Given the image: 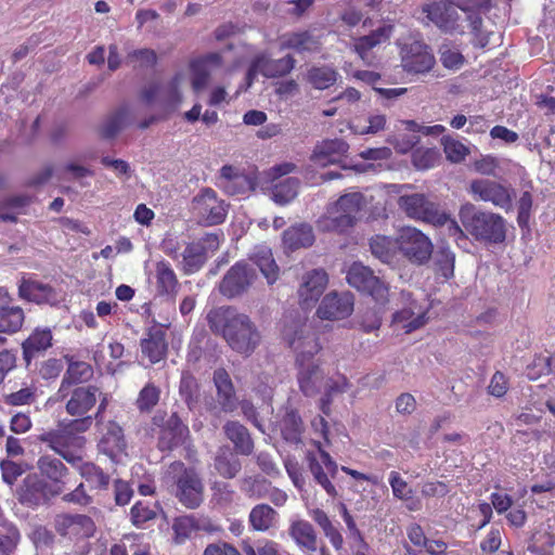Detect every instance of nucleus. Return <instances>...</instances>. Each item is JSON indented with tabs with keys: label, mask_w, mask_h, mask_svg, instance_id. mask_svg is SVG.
<instances>
[{
	"label": "nucleus",
	"mask_w": 555,
	"mask_h": 555,
	"mask_svg": "<svg viewBox=\"0 0 555 555\" xmlns=\"http://www.w3.org/2000/svg\"><path fill=\"white\" fill-rule=\"evenodd\" d=\"M271 482L260 476L246 477L243 479L242 490L253 499L266 498L270 490Z\"/></svg>",
	"instance_id": "obj_60"
},
{
	"label": "nucleus",
	"mask_w": 555,
	"mask_h": 555,
	"mask_svg": "<svg viewBox=\"0 0 555 555\" xmlns=\"http://www.w3.org/2000/svg\"><path fill=\"white\" fill-rule=\"evenodd\" d=\"M49 487L36 474L27 475L17 489L20 503L27 506H37L46 499Z\"/></svg>",
	"instance_id": "obj_29"
},
{
	"label": "nucleus",
	"mask_w": 555,
	"mask_h": 555,
	"mask_svg": "<svg viewBox=\"0 0 555 555\" xmlns=\"http://www.w3.org/2000/svg\"><path fill=\"white\" fill-rule=\"evenodd\" d=\"M127 448L124 430L115 421H109L99 442V449L109 457L122 453Z\"/></svg>",
	"instance_id": "obj_33"
},
{
	"label": "nucleus",
	"mask_w": 555,
	"mask_h": 555,
	"mask_svg": "<svg viewBox=\"0 0 555 555\" xmlns=\"http://www.w3.org/2000/svg\"><path fill=\"white\" fill-rule=\"evenodd\" d=\"M397 236L376 234L370 238V249L372 255L383 263L390 264L396 260L399 254Z\"/></svg>",
	"instance_id": "obj_42"
},
{
	"label": "nucleus",
	"mask_w": 555,
	"mask_h": 555,
	"mask_svg": "<svg viewBox=\"0 0 555 555\" xmlns=\"http://www.w3.org/2000/svg\"><path fill=\"white\" fill-rule=\"evenodd\" d=\"M249 260L259 268L269 284H273L278 278L280 269L273 258L272 251L266 246L257 247L250 255Z\"/></svg>",
	"instance_id": "obj_43"
},
{
	"label": "nucleus",
	"mask_w": 555,
	"mask_h": 555,
	"mask_svg": "<svg viewBox=\"0 0 555 555\" xmlns=\"http://www.w3.org/2000/svg\"><path fill=\"white\" fill-rule=\"evenodd\" d=\"M300 181L297 178H286L273 186V198L279 204L292 202L298 194Z\"/></svg>",
	"instance_id": "obj_57"
},
{
	"label": "nucleus",
	"mask_w": 555,
	"mask_h": 555,
	"mask_svg": "<svg viewBox=\"0 0 555 555\" xmlns=\"http://www.w3.org/2000/svg\"><path fill=\"white\" fill-rule=\"evenodd\" d=\"M392 31V25H384L371 31L366 36H361L354 39V52L360 56L361 60L365 61L367 53L376 46L388 41L391 37Z\"/></svg>",
	"instance_id": "obj_38"
},
{
	"label": "nucleus",
	"mask_w": 555,
	"mask_h": 555,
	"mask_svg": "<svg viewBox=\"0 0 555 555\" xmlns=\"http://www.w3.org/2000/svg\"><path fill=\"white\" fill-rule=\"evenodd\" d=\"M212 500L220 507H229L233 504L236 493L230 483L216 481L211 486Z\"/></svg>",
	"instance_id": "obj_62"
},
{
	"label": "nucleus",
	"mask_w": 555,
	"mask_h": 555,
	"mask_svg": "<svg viewBox=\"0 0 555 555\" xmlns=\"http://www.w3.org/2000/svg\"><path fill=\"white\" fill-rule=\"evenodd\" d=\"M129 115L128 107L121 106L107 117L100 129V134L104 139H113L124 128L126 119Z\"/></svg>",
	"instance_id": "obj_55"
},
{
	"label": "nucleus",
	"mask_w": 555,
	"mask_h": 555,
	"mask_svg": "<svg viewBox=\"0 0 555 555\" xmlns=\"http://www.w3.org/2000/svg\"><path fill=\"white\" fill-rule=\"evenodd\" d=\"M348 284L362 294H366L378 305L386 306L389 301L388 284L375 275L374 271L363 263L353 262L346 274Z\"/></svg>",
	"instance_id": "obj_7"
},
{
	"label": "nucleus",
	"mask_w": 555,
	"mask_h": 555,
	"mask_svg": "<svg viewBox=\"0 0 555 555\" xmlns=\"http://www.w3.org/2000/svg\"><path fill=\"white\" fill-rule=\"evenodd\" d=\"M179 393L190 410L199 401L201 387L196 377L190 371H183L181 374Z\"/></svg>",
	"instance_id": "obj_51"
},
{
	"label": "nucleus",
	"mask_w": 555,
	"mask_h": 555,
	"mask_svg": "<svg viewBox=\"0 0 555 555\" xmlns=\"http://www.w3.org/2000/svg\"><path fill=\"white\" fill-rule=\"evenodd\" d=\"M279 427L286 442L298 444L302 440L305 431L304 421L298 410L292 405L283 408V414L279 421Z\"/></svg>",
	"instance_id": "obj_27"
},
{
	"label": "nucleus",
	"mask_w": 555,
	"mask_h": 555,
	"mask_svg": "<svg viewBox=\"0 0 555 555\" xmlns=\"http://www.w3.org/2000/svg\"><path fill=\"white\" fill-rule=\"evenodd\" d=\"M337 77V70L326 65L312 66L307 72V81L318 90H325L334 86Z\"/></svg>",
	"instance_id": "obj_49"
},
{
	"label": "nucleus",
	"mask_w": 555,
	"mask_h": 555,
	"mask_svg": "<svg viewBox=\"0 0 555 555\" xmlns=\"http://www.w3.org/2000/svg\"><path fill=\"white\" fill-rule=\"evenodd\" d=\"M141 352L151 364H156L166 359L168 353V341L166 331L154 325L150 327L140 340Z\"/></svg>",
	"instance_id": "obj_23"
},
{
	"label": "nucleus",
	"mask_w": 555,
	"mask_h": 555,
	"mask_svg": "<svg viewBox=\"0 0 555 555\" xmlns=\"http://www.w3.org/2000/svg\"><path fill=\"white\" fill-rule=\"evenodd\" d=\"M288 535L301 553L313 555L319 552L321 555V545L324 542L319 538L314 527L308 520L298 519L292 521L288 527Z\"/></svg>",
	"instance_id": "obj_21"
},
{
	"label": "nucleus",
	"mask_w": 555,
	"mask_h": 555,
	"mask_svg": "<svg viewBox=\"0 0 555 555\" xmlns=\"http://www.w3.org/2000/svg\"><path fill=\"white\" fill-rule=\"evenodd\" d=\"M282 337L296 353V363L320 362L314 359L322 349L319 336L306 322L284 321Z\"/></svg>",
	"instance_id": "obj_4"
},
{
	"label": "nucleus",
	"mask_w": 555,
	"mask_h": 555,
	"mask_svg": "<svg viewBox=\"0 0 555 555\" xmlns=\"http://www.w3.org/2000/svg\"><path fill=\"white\" fill-rule=\"evenodd\" d=\"M160 395V388L153 382H149L139 391L134 404L141 413H150L158 404Z\"/></svg>",
	"instance_id": "obj_54"
},
{
	"label": "nucleus",
	"mask_w": 555,
	"mask_h": 555,
	"mask_svg": "<svg viewBox=\"0 0 555 555\" xmlns=\"http://www.w3.org/2000/svg\"><path fill=\"white\" fill-rule=\"evenodd\" d=\"M298 373L297 382L300 391L306 397H313L320 391L323 380V372L320 362H309L306 364L296 363Z\"/></svg>",
	"instance_id": "obj_28"
},
{
	"label": "nucleus",
	"mask_w": 555,
	"mask_h": 555,
	"mask_svg": "<svg viewBox=\"0 0 555 555\" xmlns=\"http://www.w3.org/2000/svg\"><path fill=\"white\" fill-rule=\"evenodd\" d=\"M224 435L234 444V450L241 455L254 452V441L248 429L236 421H228L223 426Z\"/></svg>",
	"instance_id": "obj_34"
},
{
	"label": "nucleus",
	"mask_w": 555,
	"mask_h": 555,
	"mask_svg": "<svg viewBox=\"0 0 555 555\" xmlns=\"http://www.w3.org/2000/svg\"><path fill=\"white\" fill-rule=\"evenodd\" d=\"M207 322L215 335L221 336L232 350L241 354H251L260 343L261 336L255 323L233 307L211 309Z\"/></svg>",
	"instance_id": "obj_1"
},
{
	"label": "nucleus",
	"mask_w": 555,
	"mask_h": 555,
	"mask_svg": "<svg viewBox=\"0 0 555 555\" xmlns=\"http://www.w3.org/2000/svg\"><path fill=\"white\" fill-rule=\"evenodd\" d=\"M423 11L427 17L441 30L447 33H463L460 15L455 3L450 0H440L427 4Z\"/></svg>",
	"instance_id": "obj_16"
},
{
	"label": "nucleus",
	"mask_w": 555,
	"mask_h": 555,
	"mask_svg": "<svg viewBox=\"0 0 555 555\" xmlns=\"http://www.w3.org/2000/svg\"><path fill=\"white\" fill-rule=\"evenodd\" d=\"M399 254L413 266L426 264L434 254L431 240L415 227H403L397 233Z\"/></svg>",
	"instance_id": "obj_6"
},
{
	"label": "nucleus",
	"mask_w": 555,
	"mask_h": 555,
	"mask_svg": "<svg viewBox=\"0 0 555 555\" xmlns=\"http://www.w3.org/2000/svg\"><path fill=\"white\" fill-rule=\"evenodd\" d=\"M313 449H308L305 452V462L308 470L313 477V480L319 485L326 494L335 499L338 496V491L332 482L338 473V464L334 461L331 454L324 449L320 440H311Z\"/></svg>",
	"instance_id": "obj_5"
},
{
	"label": "nucleus",
	"mask_w": 555,
	"mask_h": 555,
	"mask_svg": "<svg viewBox=\"0 0 555 555\" xmlns=\"http://www.w3.org/2000/svg\"><path fill=\"white\" fill-rule=\"evenodd\" d=\"M340 516L347 527L346 540L348 550H346V553L349 555H362L367 553L370 546L358 528L354 517L345 504L340 505Z\"/></svg>",
	"instance_id": "obj_31"
},
{
	"label": "nucleus",
	"mask_w": 555,
	"mask_h": 555,
	"mask_svg": "<svg viewBox=\"0 0 555 555\" xmlns=\"http://www.w3.org/2000/svg\"><path fill=\"white\" fill-rule=\"evenodd\" d=\"M455 256L449 247H439L435 254L434 263L436 271L443 278L450 279L454 273Z\"/></svg>",
	"instance_id": "obj_59"
},
{
	"label": "nucleus",
	"mask_w": 555,
	"mask_h": 555,
	"mask_svg": "<svg viewBox=\"0 0 555 555\" xmlns=\"http://www.w3.org/2000/svg\"><path fill=\"white\" fill-rule=\"evenodd\" d=\"M160 505L158 502L140 500L130 508V520L137 528H143L149 521L156 519Z\"/></svg>",
	"instance_id": "obj_47"
},
{
	"label": "nucleus",
	"mask_w": 555,
	"mask_h": 555,
	"mask_svg": "<svg viewBox=\"0 0 555 555\" xmlns=\"http://www.w3.org/2000/svg\"><path fill=\"white\" fill-rule=\"evenodd\" d=\"M20 296L36 304L49 302L55 298V291L49 284L23 280L18 287Z\"/></svg>",
	"instance_id": "obj_40"
},
{
	"label": "nucleus",
	"mask_w": 555,
	"mask_h": 555,
	"mask_svg": "<svg viewBox=\"0 0 555 555\" xmlns=\"http://www.w3.org/2000/svg\"><path fill=\"white\" fill-rule=\"evenodd\" d=\"M214 384L221 410L225 413L233 412L237 408V400L234 385L225 369L219 367L214 372Z\"/></svg>",
	"instance_id": "obj_30"
},
{
	"label": "nucleus",
	"mask_w": 555,
	"mask_h": 555,
	"mask_svg": "<svg viewBox=\"0 0 555 555\" xmlns=\"http://www.w3.org/2000/svg\"><path fill=\"white\" fill-rule=\"evenodd\" d=\"M214 467L221 477L232 479L241 472L242 463L229 447H222L214 459Z\"/></svg>",
	"instance_id": "obj_44"
},
{
	"label": "nucleus",
	"mask_w": 555,
	"mask_h": 555,
	"mask_svg": "<svg viewBox=\"0 0 555 555\" xmlns=\"http://www.w3.org/2000/svg\"><path fill=\"white\" fill-rule=\"evenodd\" d=\"M223 57L219 52H210L190 61L192 88L195 92L203 90L209 82L210 72L222 67Z\"/></svg>",
	"instance_id": "obj_22"
},
{
	"label": "nucleus",
	"mask_w": 555,
	"mask_h": 555,
	"mask_svg": "<svg viewBox=\"0 0 555 555\" xmlns=\"http://www.w3.org/2000/svg\"><path fill=\"white\" fill-rule=\"evenodd\" d=\"M398 205L409 218L435 227H442L449 220V214L441 209L439 204L429 201L424 194L402 195L398 199Z\"/></svg>",
	"instance_id": "obj_8"
},
{
	"label": "nucleus",
	"mask_w": 555,
	"mask_h": 555,
	"mask_svg": "<svg viewBox=\"0 0 555 555\" xmlns=\"http://www.w3.org/2000/svg\"><path fill=\"white\" fill-rule=\"evenodd\" d=\"M400 55L402 68L410 74H426L436 64L430 48L421 40L403 44Z\"/></svg>",
	"instance_id": "obj_15"
},
{
	"label": "nucleus",
	"mask_w": 555,
	"mask_h": 555,
	"mask_svg": "<svg viewBox=\"0 0 555 555\" xmlns=\"http://www.w3.org/2000/svg\"><path fill=\"white\" fill-rule=\"evenodd\" d=\"M199 524L195 516L183 515L176 517L172 522L173 539L178 544L184 543L193 532L199 530Z\"/></svg>",
	"instance_id": "obj_53"
},
{
	"label": "nucleus",
	"mask_w": 555,
	"mask_h": 555,
	"mask_svg": "<svg viewBox=\"0 0 555 555\" xmlns=\"http://www.w3.org/2000/svg\"><path fill=\"white\" fill-rule=\"evenodd\" d=\"M280 49L293 50L298 54H314L321 52L322 41L307 29L289 31L280 37Z\"/></svg>",
	"instance_id": "obj_25"
},
{
	"label": "nucleus",
	"mask_w": 555,
	"mask_h": 555,
	"mask_svg": "<svg viewBox=\"0 0 555 555\" xmlns=\"http://www.w3.org/2000/svg\"><path fill=\"white\" fill-rule=\"evenodd\" d=\"M21 539V532L16 525L0 528V555H15Z\"/></svg>",
	"instance_id": "obj_58"
},
{
	"label": "nucleus",
	"mask_w": 555,
	"mask_h": 555,
	"mask_svg": "<svg viewBox=\"0 0 555 555\" xmlns=\"http://www.w3.org/2000/svg\"><path fill=\"white\" fill-rule=\"evenodd\" d=\"M282 241L289 250L309 247L314 242L312 227L308 223L292 225L283 232Z\"/></svg>",
	"instance_id": "obj_36"
},
{
	"label": "nucleus",
	"mask_w": 555,
	"mask_h": 555,
	"mask_svg": "<svg viewBox=\"0 0 555 555\" xmlns=\"http://www.w3.org/2000/svg\"><path fill=\"white\" fill-rule=\"evenodd\" d=\"M77 470L79 475L89 483L91 489L106 491L111 483V476L93 462H78Z\"/></svg>",
	"instance_id": "obj_41"
},
{
	"label": "nucleus",
	"mask_w": 555,
	"mask_h": 555,
	"mask_svg": "<svg viewBox=\"0 0 555 555\" xmlns=\"http://www.w3.org/2000/svg\"><path fill=\"white\" fill-rule=\"evenodd\" d=\"M442 143L447 158L452 163H461L469 153L465 144L453 138L444 137Z\"/></svg>",
	"instance_id": "obj_63"
},
{
	"label": "nucleus",
	"mask_w": 555,
	"mask_h": 555,
	"mask_svg": "<svg viewBox=\"0 0 555 555\" xmlns=\"http://www.w3.org/2000/svg\"><path fill=\"white\" fill-rule=\"evenodd\" d=\"M221 186L230 195L244 194L250 188L249 178L232 165H224L220 169Z\"/></svg>",
	"instance_id": "obj_37"
},
{
	"label": "nucleus",
	"mask_w": 555,
	"mask_h": 555,
	"mask_svg": "<svg viewBox=\"0 0 555 555\" xmlns=\"http://www.w3.org/2000/svg\"><path fill=\"white\" fill-rule=\"evenodd\" d=\"M278 518V512L268 504L255 505L248 515L251 529L258 532H266L273 528Z\"/></svg>",
	"instance_id": "obj_45"
},
{
	"label": "nucleus",
	"mask_w": 555,
	"mask_h": 555,
	"mask_svg": "<svg viewBox=\"0 0 555 555\" xmlns=\"http://www.w3.org/2000/svg\"><path fill=\"white\" fill-rule=\"evenodd\" d=\"M172 480L171 493L178 502L189 509L198 508L204 502L205 486L195 467L175 461L168 468Z\"/></svg>",
	"instance_id": "obj_3"
},
{
	"label": "nucleus",
	"mask_w": 555,
	"mask_h": 555,
	"mask_svg": "<svg viewBox=\"0 0 555 555\" xmlns=\"http://www.w3.org/2000/svg\"><path fill=\"white\" fill-rule=\"evenodd\" d=\"M26 466L11 460H2L0 462L1 477L3 482L13 486L17 479L26 472Z\"/></svg>",
	"instance_id": "obj_64"
},
{
	"label": "nucleus",
	"mask_w": 555,
	"mask_h": 555,
	"mask_svg": "<svg viewBox=\"0 0 555 555\" xmlns=\"http://www.w3.org/2000/svg\"><path fill=\"white\" fill-rule=\"evenodd\" d=\"M41 441L73 466L83 459L86 438L74 435L66 428L43 434Z\"/></svg>",
	"instance_id": "obj_12"
},
{
	"label": "nucleus",
	"mask_w": 555,
	"mask_h": 555,
	"mask_svg": "<svg viewBox=\"0 0 555 555\" xmlns=\"http://www.w3.org/2000/svg\"><path fill=\"white\" fill-rule=\"evenodd\" d=\"M245 555H282V546L274 540L260 539L256 546L245 544L243 546Z\"/></svg>",
	"instance_id": "obj_61"
},
{
	"label": "nucleus",
	"mask_w": 555,
	"mask_h": 555,
	"mask_svg": "<svg viewBox=\"0 0 555 555\" xmlns=\"http://www.w3.org/2000/svg\"><path fill=\"white\" fill-rule=\"evenodd\" d=\"M183 270L186 274L197 272L206 262L207 255L196 241L186 244L182 253Z\"/></svg>",
	"instance_id": "obj_50"
},
{
	"label": "nucleus",
	"mask_w": 555,
	"mask_h": 555,
	"mask_svg": "<svg viewBox=\"0 0 555 555\" xmlns=\"http://www.w3.org/2000/svg\"><path fill=\"white\" fill-rule=\"evenodd\" d=\"M67 369L63 375L60 387L62 392L72 387H80L93 377V367L91 364L76 360L74 356L64 357Z\"/></svg>",
	"instance_id": "obj_26"
},
{
	"label": "nucleus",
	"mask_w": 555,
	"mask_h": 555,
	"mask_svg": "<svg viewBox=\"0 0 555 555\" xmlns=\"http://www.w3.org/2000/svg\"><path fill=\"white\" fill-rule=\"evenodd\" d=\"M469 193L476 199L489 202L506 211L513 207L514 190L494 180H473L469 184Z\"/></svg>",
	"instance_id": "obj_13"
},
{
	"label": "nucleus",
	"mask_w": 555,
	"mask_h": 555,
	"mask_svg": "<svg viewBox=\"0 0 555 555\" xmlns=\"http://www.w3.org/2000/svg\"><path fill=\"white\" fill-rule=\"evenodd\" d=\"M327 283V273L323 269H314L308 272L298 289L301 308L309 309L313 307L324 293Z\"/></svg>",
	"instance_id": "obj_24"
},
{
	"label": "nucleus",
	"mask_w": 555,
	"mask_h": 555,
	"mask_svg": "<svg viewBox=\"0 0 555 555\" xmlns=\"http://www.w3.org/2000/svg\"><path fill=\"white\" fill-rule=\"evenodd\" d=\"M163 421L164 417L159 415L152 418L153 425L159 427L157 449L160 452H170L179 447L188 449L191 444V434L179 414L173 412L164 424Z\"/></svg>",
	"instance_id": "obj_10"
},
{
	"label": "nucleus",
	"mask_w": 555,
	"mask_h": 555,
	"mask_svg": "<svg viewBox=\"0 0 555 555\" xmlns=\"http://www.w3.org/2000/svg\"><path fill=\"white\" fill-rule=\"evenodd\" d=\"M354 306V298L350 292H331L322 299L317 314L321 320H343L348 318Z\"/></svg>",
	"instance_id": "obj_17"
},
{
	"label": "nucleus",
	"mask_w": 555,
	"mask_h": 555,
	"mask_svg": "<svg viewBox=\"0 0 555 555\" xmlns=\"http://www.w3.org/2000/svg\"><path fill=\"white\" fill-rule=\"evenodd\" d=\"M52 333L49 328H36L22 344L23 357L27 364L39 353L52 346Z\"/></svg>",
	"instance_id": "obj_39"
},
{
	"label": "nucleus",
	"mask_w": 555,
	"mask_h": 555,
	"mask_svg": "<svg viewBox=\"0 0 555 555\" xmlns=\"http://www.w3.org/2000/svg\"><path fill=\"white\" fill-rule=\"evenodd\" d=\"M296 60L292 54H286L281 59H271L264 54L256 56L249 68L248 76L261 74L267 78L285 77L295 68Z\"/></svg>",
	"instance_id": "obj_19"
},
{
	"label": "nucleus",
	"mask_w": 555,
	"mask_h": 555,
	"mask_svg": "<svg viewBox=\"0 0 555 555\" xmlns=\"http://www.w3.org/2000/svg\"><path fill=\"white\" fill-rule=\"evenodd\" d=\"M257 280L256 268L246 260H240L225 272L218 284V291L223 297L234 299L247 294Z\"/></svg>",
	"instance_id": "obj_9"
},
{
	"label": "nucleus",
	"mask_w": 555,
	"mask_h": 555,
	"mask_svg": "<svg viewBox=\"0 0 555 555\" xmlns=\"http://www.w3.org/2000/svg\"><path fill=\"white\" fill-rule=\"evenodd\" d=\"M24 322V312L20 307L0 305V333H15Z\"/></svg>",
	"instance_id": "obj_52"
},
{
	"label": "nucleus",
	"mask_w": 555,
	"mask_h": 555,
	"mask_svg": "<svg viewBox=\"0 0 555 555\" xmlns=\"http://www.w3.org/2000/svg\"><path fill=\"white\" fill-rule=\"evenodd\" d=\"M348 149V144L341 139L324 140L314 147L311 159L321 166L334 164L340 160Z\"/></svg>",
	"instance_id": "obj_32"
},
{
	"label": "nucleus",
	"mask_w": 555,
	"mask_h": 555,
	"mask_svg": "<svg viewBox=\"0 0 555 555\" xmlns=\"http://www.w3.org/2000/svg\"><path fill=\"white\" fill-rule=\"evenodd\" d=\"M156 286L157 292L162 295H172L177 293L179 282L178 278L167 261H158L156 263Z\"/></svg>",
	"instance_id": "obj_48"
},
{
	"label": "nucleus",
	"mask_w": 555,
	"mask_h": 555,
	"mask_svg": "<svg viewBox=\"0 0 555 555\" xmlns=\"http://www.w3.org/2000/svg\"><path fill=\"white\" fill-rule=\"evenodd\" d=\"M364 205V196L363 194L356 192L341 195L334 207L336 210L341 211L344 215H347L354 221L357 220V215L360 212Z\"/></svg>",
	"instance_id": "obj_56"
},
{
	"label": "nucleus",
	"mask_w": 555,
	"mask_h": 555,
	"mask_svg": "<svg viewBox=\"0 0 555 555\" xmlns=\"http://www.w3.org/2000/svg\"><path fill=\"white\" fill-rule=\"evenodd\" d=\"M193 214L199 222L206 225H217L224 221L227 207L223 201L217 197V193L210 189H203L192 202Z\"/></svg>",
	"instance_id": "obj_14"
},
{
	"label": "nucleus",
	"mask_w": 555,
	"mask_h": 555,
	"mask_svg": "<svg viewBox=\"0 0 555 555\" xmlns=\"http://www.w3.org/2000/svg\"><path fill=\"white\" fill-rule=\"evenodd\" d=\"M356 221L336 210L333 206L325 216L317 221V227L322 232L345 233L354 225Z\"/></svg>",
	"instance_id": "obj_46"
},
{
	"label": "nucleus",
	"mask_w": 555,
	"mask_h": 555,
	"mask_svg": "<svg viewBox=\"0 0 555 555\" xmlns=\"http://www.w3.org/2000/svg\"><path fill=\"white\" fill-rule=\"evenodd\" d=\"M40 475L50 481L49 493L53 496L66 490L69 470L65 464L51 455H42L37 461Z\"/></svg>",
	"instance_id": "obj_18"
},
{
	"label": "nucleus",
	"mask_w": 555,
	"mask_h": 555,
	"mask_svg": "<svg viewBox=\"0 0 555 555\" xmlns=\"http://www.w3.org/2000/svg\"><path fill=\"white\" fill-rule=\"evenodd\" d=\"M460 221L474 240L485 244H502L506 240V221L495 212L477 208L465 203L459 211Z\"/></svg>",
	"instance_id": "obj_2"
},
{
	"label": "nucleus",
	"mask_w": 555,
	"mask_h": 555,
	"mask_svg": "<svg viewBox=\"0 0 555 555\" xmlns=\"http://www.w3.org/2000/svg\"><path fill=\"white\" fill-rule=\"evenodd\" d=\"M309 516L322 530L325 538L328 539L331 545L336 552L344 550V538L340 530L332 521L327 513L319 507L309 511Z\"/></svg>",
	"instance_id": "obj_35"
},
{
	"label": "nucleus",
	"mask_w": 555,
	"mask_h": 555,
	"mask_svg": "<svg viewBox=\"0 0 555 555\" xmlns=\"http://www.w3.org/2000/svg\"><path fill=\"white\" fill-rule=\"evenodd\" d=\"M55 530L62 537L87 539L93 535L95 525L87 515L63 514L55 519Z\"/></svg>",
	"instance_id": "obj_20"
},
{
	"label": "nucleus",
	"mask_w": 555,
	"mask_h": 555,
	"mask_svg": "<svg viewBox=\"0 0 555 555\" xmlns=\"http://www.w3.org/2000/svg\"><path fill=\"white\" fill-rule=\"evenodd\" d=\"M101 395L102 392L98 386L82 385L68 388L64 392L59 388L56 400L65 402V411L68 415L83 416L95 408Z\"/></svg>",
	"instance_id": "obj_11"
}]
</instances>
